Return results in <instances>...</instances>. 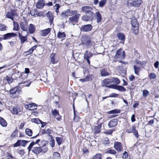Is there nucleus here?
Returning <instances> with one entry per match:
<instances>
[{"label":"nucleus","instance_id":"obj_1","mask_svg":"<svg viewBox=\"0 0 159 159\" xmlns=\"http://www.w3.org/2000/svg\"><path fill=\"white\" fill-rule=\"evenodd\" d=\"M82 42L80 44L87 48H89L92 47L93 45L91 41L90 38L87 35L84 36L82 39Z\"/></svg>","mask_w":159,"mask_h":159},{"label":"nucleus","instance_id":"obj_2","mask_svg":"<svg viewBox=\"0 0 159 159\" xmlns=\"http://www.w3.org/2000/svg\"><path fill=\"white\" fill-rule=\"evenodd\" d=\"M125 52L122 51V49H118L116 52L114 57V61H116L118 59H124L125 58Z\"/></svg>","mask_w":159,"mask_h":159},{"label":"nucleus","instance_id":"obj_3","mask_svg":"<svg viewBox=\"0 0 159 159\" xmlns=\"http://www.w3.org/2000/svg\"><path fill=\"white\" fill-rule=\"evenodd\" d=\"M48 150V148L46 145H44L41 147H34L33 152L36 154H38L40 152L45 153Z\"/></svg>","mask_w":159,"mask_h":159},{"label":"nucleus","instance_id":"obj_4","mask_svg":"<svg viewBox=\"0 0 159 159\" xmlns=\"http://www.w3.org/2000/svg\"><path fill=\"white\" fill-rule=\"evenodd\" d=\"M93 9V7L90 6L83 7L81 8V11L84 12L86 14L93 15V12L92 11Z\"/></svg>","mask_w":159,"mask_h":159},{"label":"nucleus","instance_id":"obj_5","mask_svg":"<svg viewBox=\"0 0 159 159\" xmlns=\"http://www.w3.org/2000/svg\"><path fill=\"white\" fill-rule=\"evenodd\" d=\"M93 28L92 25L89 24L82 25L80 29L81 32H86L91 31Z\"/></svg>","mask_w":159,"mask_h":159},{"label":"nucleus","instance_id":"obj_6","mask_svg":"<svg viewBox=\"0 0 159 159\" xmlns=\"http://www.w3.org/2000/svg\"><path fill=\"white\" fill-rule=\"evenodd\" d=\"M142 0H128V4L135 7H139L141 3Z\"/></svg>","mask_w":159,"mask_h":159},{"label":"nucleus","instance_id":"obj_7","mask_svg":"<svg viewBox=\"0 0 159 159\" xmlns=\"http://www.w3.org/2000/svg\"><path fill=\"white\" fill-rule=\"evenodd\" d=\"M93 15L89 14L84 15L81 17V20L85 22L91 21L92 22L93 19Z\"/></svg>","mask_w":159,"mask_h":159},{"label":"nucleus","instance_id":"obj_8","mask_svg":"<svg viewBox=\"0 0 159 159\" xmlns=\"http://www.w3.org/2000/svg\"><path fill=\"white\" fill-rule=\"evenodd\" d=\"M28 142V141L26 140H19L14 144L13 147H16L19 146H21L24 147L25 146L26 144Z\"/></svg>","mask_w":159,"mask_h":159},{"label":"nucleus","instance_id":"obj_9","mask_svg":"<svg viewBox=\"0 0 159 159\" xmlns=\"http://www.w3.org/2000/svg\"><path fill=\"white\" fill-rule=\"evenodd\" d=\"M114 148L118 152L122 151L123 150L121 143L118 142H115L114 143Z\"/></svg>","mask_w":159,"mask_h":159},{"label":"nucleus","instance_id":"obj_10","mask_svg":"<svg viewBox=\"0 0 159 159\" xmlns=\"http://www.w3.org/2000/svg\"><path fill=\"white\" fill-rule=\"evenodd\" d=\"M93 54L91 52H89L88 51H86L84 53V59L86 60L89 65L90 64L89 59L92 57Z\"/></svg>","mask_w":159,"mask_h":159},{"label":"nucleus","instance_id":"obj_11","mask_svg":"<svg viewBox=\"0 0 159 159\" xmlns=\"http://www.w3.org/2000/svg\"><path fill=\"white\" fill-rule=\"evenodd\" d=\"M80 16V14H78L73 16L70 17L69 18V20L70 22L72 23L77 22Z\"/></svg>","mask_w":159,"mask_h":159},{"label":"nucleus","instance_id":"obj_12","mask_svg":"<svg viewBox=\"0 0 159 159\" xmlns=\"http://www.w3.org/2000/svg\"><path fill=\"white\" fill-rule=\"evenodd\" d=\"M21 108L19 107L16 106L13 107L11 111L13 114L17 115L21 112Z\"/></svg>","mask_w":159,"mask_h":159},{"label":"nucleus","instance_id":"obj_13","mask_svg":"<svg viewBox=\"0 0 159 159\" xmlns=\"http://www.w3.org/2000/svg\"><path fill=\"white\" fill-rule=\"evenodd\" d=\"M45 4V2L44 0H39L36 4L37 8L39 9H42L43 8Z\"/></svg>","mask_w":159,"mask_h":159},{"label":"nucleus","instance_id":"obj_14","mask_svg":"<svg viewBox=\"0 0 159 159\" xmlns=\"http://www.w3.org/2000/svg\"><path fill=\"white\" fill-rule=\"evenodd\" d=\"M17 35V34L14 33H8L3 35L2 37L3 38V40H6L10 39L11 37H15Z\"/></svg>","mask_w":159,"mask_h":159},{"label":"nucleus","instance_id":"obj_15","mask_svg":"<svg viewBox=\"0 0 159 159\" xmlns=\"http://www.w3.org/2000/svg\"><path fill=\"white\" fill-rule=\"evenodd\" d=\"M50 60L51 62L53 64L57 63L58 61L57 57L55 54H52L51 55Z\"/></svg>","mask_w":159,"mask_h":159},{"label":"nucleus","instance_id":"obj_16","mask_svg":"<svg viewBox=\"0 0 159 159\" xmlns=\"http://www.w3.org/2000/svg\"><path fill=\"white\" fill-rule=\"evenodd\" d=\"M28 35V33L27 32V34L25 36H23L20 33H18V36L19 39L20 40L21 43L23 44L25 41L27 40V37Z\"/></svg>","mask_w":159,"mask_h":159},{"label":"nucleus","instance_id":"obj_17","mask_svg":"<svg viewBox=\"0 0 159 159\" xmlns=\"http://www.w3.org/2000/svg\"><path fill=\"white\" fill-rule=\"evenodd\" d=\"M117 119H114L110 120L108 124L109 128H112L116 126L117 124Z\"/></svg>","mask_w":159,"mask_h":159},{"label":"nucleus","instance_id":"obj_18","mask_svg":"<svg viewBox=\"0 0 159 159\" xmlns=\"http://www.w3.org/2000/svg\"><path fill=\"white\" fill-rule=\"evenodd\" d=\"M95 15L97 22V23L101 22L102 20V16L100 13L99 11L96 12Z\"/></svg>","mask_w":159,"mask_h":159},{"label":"nucleus","instance_id":"obj_19","mask_svg":"<svg viewBox=\"0 0 159 159\" xmlns=\"http://www.w3.org/2000/svg\"><path fill=\"white\" fill-rule=\"evenodd\" d=\"M46 15L49 20L50 25H51L53 23V17L52 14L51 12L48 11L46 14Z\"/></svg>","mask_w":159,"mask_h":159},{"label":"nucleus","instance_id":"obj_20","mask_svg":"<svg viewBox=\"0 0 159 159\" xmlns=\"http://www.w3.org/2000/svg\"><path fill=\"white\" fill-rule=\"evenodd\" d=\"M111 83V80L110 79H105L102 82V86L104 87L107 86V85Z\"/></svg>","mask_w":159,"mask_h":159},{"label":"nucleus","instance_id":"obj_21","mask_svg":"<svg viewBox=\"0 0 159 159\" xmlns=\"http://www.w3.org/2000/svg\"><path fill=\"white\" fill-rule=\"evenodd\" d=\"M51 31V29L50 28H48L42 30L41 31V35L43 36H46L50 33Z\"/></svg>","mask_w":159,"mask_h":159},{"label":"nucleus","instance_id":"obj_22","mask_svg":"<svg viewBox=\"0 0 159 159\" xmlns=\"http://www.w3.org/2000/svg\"><path fill=\"white\" fill-rule=\"evenodd\" d=\"M100 74L102 76H106L110 75L109 73L107 71V69L105 68L101 70Z\"/></svg>","mask_w":159,"mask_h":159},{"label":"nucleus","instance_id":"obj_23","mask_svg":"<svg viewBox=\"0 0 159 159\" xmlns=\"http://www.w3.org/2000/svg\"><path fill=\"white\" fill-rule=\"evenodd\" d=\"M25 107L27 106L28 108L30 110H33L35 109H36L37 106L35 103H32L31 104H29L28 105H26L25 106Z\"/></svg>","mask_w":159,"mask_h":159},{"label":"nucleus","instance_id":"obj_24","mask_svg":"<svg viewBox=\"0 0 159 159\" xmlns=\"http://www.w3.org/2000/svg\"><path fill=\"white\" fill-rule=\"evenodd\" d=\"M35 25L32 24L30 25L29 27V30L30 34H33L34 33L35 31Z\"/></svg>","mask_w":159,"mask_h":159},{"label":"nucleus","instance_id":"obj_25","mask_svg":"<svg viewBox=\"0 0 159 159\" xmlns=\"http://www.w3.org/2000/svg\"><path fill=\"white\" fill-rule=\"evenodd\" d=\"M134 73L138 75H139V73L141 70V68L137 66L134 65L133 66Z\"/></svg>","mask_w":159,"mask_h":159},{"label":"nucleus","instance_id":"obj_26","mask_svg":"<svg viewBox=\"0 0 159 159\" xmlns=\"http://www.w3.org/2000/svg\"><path fill=\"white\" fill-rule=\"evenodd\" d=\"M132 28H135L136 27H139L138 23L137 20L136 19H132L131 20Z\"/></svg>","mask_w":159,"mask_h":159},{"label":"nucleus","instance_id":"obj_27","mask_svg":"<svg viewBox=\"0 0 159 159\" xmlns=\"http://www.w3.org/2000/svg\"><path fill=\"white\" fill-rule=\"evenodd\" d=\"M117 36L118 39L120 40L122 42L121 43H124L125 40V36L124 34L122 33H119L117 34Z\"/></svg>","mask_w":159,"mask_h":159},{"label":"nucleus","instance_id":"obj_28","mask_svg":"<svg viewBox=\"0 0 159 159\" xmlns=\"http://www.w3.org/2000/svg\"><path fill=\"white\" fill-rule=\"evenodd\" d=\"M20 26L21 29L24 31H26L27 30V27L25 23L21 22L20 23Z\"/></svg>","mask_w":159,"mask_h":159},{"label":"nucleus","instance_id":"obj_29","mask_svg":"<svg viewBox=\"0 0 159 159\" xmlns=\"http://www.w3.org/2000/svg\"><path fill=\"white\" fill-rule=\"evenodd\" d=\"M0 124L3 127H6L7 123L6 120L2 117H0Z\"/></svg>","mask_w":159,"mask_h":159},{"label":"nucleus","instance_id":"obj_30","mask_svg":"<svg viewBox=\"0 0 159 159\" xmlns=\"http://www.w3.org/2000/svg\"><path fill=\"white\" fill-rule=\"evenodd\" d=\"M70 12V10L67 9L63 11L61 14V18H63L67 16Z\"/></svg>","mask_w":159,"mask_h":159},{"label":"nucleus","instance_id":"obj_31","mask_svg":"<svg viewBox=\"0 0 159 159\" xmlns=\"http://www.w3.org/2000/svg\"><path fill=\"white\" fill-rule=\"evenodd\" d=\"M14 16V14L11 12H7L6 14L7 18L11 19L13 21L14 20V17H13Z\"/></svg>","mask_w":159,"mask_h":159},{"label":"nucleus","instance_id":"obj_32","mask_svg":"<svg viewBox=\"0 0 159 159\" xmlns=\"http://www.w3.org/2000/svg\"><path fill=\"white\" fill-rule=\"evenodd\" d=\"M115 89L122 92H125L126 90V89L123 86L116 85Z\"/></svg>","mask_w":159,"mask_h":159},{"label":"nucleus","instance_id":"obj_33","mask_svg":"<svg viewBox=\"0 0 159 159\" xmlns=\"http://www.w3.org/2000/svg\"><path fill=\"white\" fill-rule=\"evenodd\" d=\"M51 130L50 129H42L41 130L42 134H50L51 133Z\"/></svg>","mask_w":159,"mask_h":159},{"label":"nucleus","instance_id":"obj_34","mask_svg":"<svg viewBox=\"0 0 159 159\" xmlns=\"http://www.w3.org/2000/svg\"><path fill=\"white\" fill-rule=\"evenodd\" d=\"M66 34L64 32H59L57 34V37L59 39H61L64 38L66 37Z\"/></svg>","mask_w":159,"mask_h":159},{"label":"nucleus","instance_id":"obj_35","mask_svg":"<svg viewBox=\"0 0 159 159\" xmlns=\"http://www.w3.org/2000/svg\"><path fill=\"white\" fill-rule=\"evenodd\" d=\"M120 112V111L118 109H114L108 112V114H118Z\"/></svg>","mask_w":159,"mask_h":159},{"label":"nucleus","instance_id":"obj_36","mask_svg":"<svg viewBox=\"0 0 159 159\" xmlns=\"http://www.w3.org/2000/svg\"><path fill=\"white\" fill-rule=\"evenodd\" d=\"M53 159H60V156L59 153L58 152H54L52 156Z\"/></svg>","mask_w":159,"mask_h":159},{"label":"nucleus","instance_id":"obj_37","mask_svg":"<svg viewBox=\"0 0 159 159\" xmlns=\"http://www.w3.org/2000/svg\"><path fill=\"white\" fill-rule=\"evenodd\" d=\"M26 134L29 136H31L33 134L32 131L29 128H26L25 130Z\"/></svg>","mask_w":159,"mask_h":159},{"label":"nucleus","instance_id":"obj_38","mask_svg":"<svg viewBox=\"0 0 159 159\" xmlns=\"http://www.w3.org/2000/svg\"><path fill=\"white\" fill-rule=\"evenodd\" d=\"M94 78L93 75L92 74H89L85 78V80L87 81H91Z\"/></svg>","mask_w":159,"mask_h":159},{"label":"nucleus","instance_id":"obj_39","mask_svg":"<svg viewBox=\"0 0 159 159\" xmlns=\"http://www.w3.org/2000/svg\"><path fill=\"white\" fill-rule=\"evenodd\" d=\"M13 21L14 25L13 30L16 31H18L19 30V25L14 20Z\"/></svg>","mask_w":159,"mask_h":159},{"label":"nucleus","instance_id":"obj_40","mask_svg":"<svg viewBox=\"0 0 159 159\" xmlns=\"http://www.w3.org/2000/svg\"><path fill=\"white\" fill-rule=\"evenodd\" d=\"M133 132L136 138H138L139 137L138 133L137 130L136 129V127L135 125H133Z\"/></svg>","mask_w":159,"mask_h":159},{"label":"nucleus","instance_id":"obj_41","mask_svg":"<svg viewBox=\"0 0 159 159\" xmlns=\"http://www.w3.org/2000/svg\"><path fill=\"white\" fill-rule=\"evenodd\" d=\"M111 80V83H114L117 84H119L120 82L119 80L117 78H113Z\"/></svg>","mask_w":159,"mask_h":159},{"label":"nucleus","instance_id":"obj_42","mask_svg":"<svg viewBox=\"0 0 159 159\" xmlns=\"http://www.w3.org/2000/svg\"><path fill=\"white\" fill-rule=\"evenodd\" d=\"M103 143L105 145V146L109 145L110 142L109 139L107 138H105L103 140Z\"/></svg>","mask_w":159,"mask_h":159},{"label":"nucleus","instance_id":"obj_43","mask_svg":"<svg viewBox=\"0 0 159 159\" xmlns=\"http://www.w3.org/2000/svg\"><path fill=\"white\" fill-rule=\"evenodd\" d=\"M19 91V90H18L16 88H14L10 91V93L13 95L16 93H18Z\"/></svg>","mask_w":159,"mask_h":159},{"label":"nucleus","instance_id":"obj_44","mask_svg":"<svg viewBox=\"0 0 159 159\" xmlns=\"http://www.w3.org/2000/svg\"><path fill=\"white\" fill-rule=\"evenodd\" d=\"M106 153L113 155H116L117 153L116 152L114 149H109L106 152Z\"/></svg>","mask_w":159,"mask_h":159},{"label":"nucleus","instance_id":"obj_45","mask_svg":"<svg viewBox=\"0 0 159 159\" xmlns=\"http://www.w3.org/2000/svg\"><path fill=\"white\" fill-rule=\"evenodd\" d=\"M106 0H102L99 3V6L100 7H102L105 5L106 3Z\"/></svg>","mask_w":159,"mask_h":159},{"label":"nucleus","instance_id":"obj_46","mask_svg":"<svg viewBox=\"0 0 159 159\" xmlns=\"http://www.w3.org/2000/svg\"><path fill=\"white\" fill-rule=\"evenodd\" d=\"M56 141L59 145H60L62 142V138L61 137H57L56 138Z\"/></svg>","mask_w":159,"mask_h":159},{"label":"nucleus","instance_id":"obj_47","mask_svg":"<svg viewBox=\"0 0 159 159\" xmlns=\"http://www.w3.org/2000/svg\"><path fill=\"white\" fill-rule=\"evenodd\" d=\"M7 27L2 24H0V31H5L6 30Z\"/></svg>","mask_w":159,"mask_h":159},{"label":"nucleus","instance_id":"obj_48","mask_svg":"<svg viewBox=\"0 0 159 159\" xmlns=\"http://www.w3.org/2000/svg\"><path fill=\"white\" fill-rule=\"evenodd\" d=\"M30 12L31 16H34L37 14V10L36 9H32L30 10Z\"/></svg>","mask_w":159,"mask_h":159},{"label":"nucleus","instance_id":"obj_49","mask_svg":"<svg viewBox=\"0 0 159 159\" xmlns=\"http://www.w3.org/2000/svg\"><path fill=\"white\" fill-rule=\"evenodd\" d=\"M95 133H98L101 130V127L99 126H95L94 128Z\"/></svg>","mask_w":159,"mask_h":159},{"label":"nucleus","instance_id":"obj_50","mask_svg":"<svg viewBox=\"0 0 159 159\" xmlns=\"http://www.w3.org/2000/svg\"><path fill=\"white\" fill-rule=\"evenodd\" d=\"M37 47V45H35L34 46H33L31 48H30L28 51L27 52H29L31 54L34 51L35 49Z\"/></svg>","mask_w":159,"mask_h":159},{"label":"nucleus","instance_id":"obj_51","mask_svg":"<svg viewBox=\"0 0 159 159\" xmlns=\"http://www.w3.org/2000/svg\"><path fill=\"white\" fill-rule=\"evenodd\" d=\"M70 14V16H75V15L77 14L78 11L76 10H72L70 11V12L69 13Z\"/></svg>","mask_w":159,"mask_h":159},{"label":"nucleus","instance_id":"obj_52","mask_svg":"<svg viewBox=\"0 0 159 159\" xmlns=\"http://www.w3.org/2000/svg\"><path fill=\"white\" fill-rule=\"evenodd\" d=\"M93 159H102V155L100 153H98L94 156Z\"/></svg>","mask_w":159,"mask_h":159},{"label":"nucleus","instance_id":"obj_53","mask_svg":"<svg viewBox=\"0 0 159 159\" xmlns=\"http://www.w3.org/2000/svg\"><path fill=\"white\" fill-rule=\"evenodd\" d=\"M6 80L9 84L11 83L13 80V79L12 78L7 76L6 77Z\"/></svg>","mask_w":159,"mask_h":159},{"label":"nucleus","instance_id":"obj_54","mask_svg":"<svg viewBox=\"0 0 159 159\" xmlns=\"http://www.w3.org/2000/svg\"><path fill=\"white\" fill-rule=\"evenodd\" d=\"M149 77L150 79H154L156 77V75L154 73H151L149 75Z\"/></svg>","mask_w":159,"mask_h":159},{"label":"nucleus","instance_id":"obj_55","mask_svg":"<svg viewBox=\"0 0 159 159\" xmlns=\"http://www.w3.org/2000/svg\"><path fill=\"white\" fill-rule=\"evenodd\" d=\"M149 92L147 90H145L143 91V95L144 97H146L148 96Z\"/></svg>","mask_w":159,"mask_h":159},{"label":"nucleus","instance_id":"obj_56","mask_svg":"<svg viewBox=\"0 0 159 159\" xmlns=\"http://www.w3.org/2000/svg\"><path fill=\"white\" fill-rule=\"evenodd\" d=\"M139 27H136L135 28H133L132 30H134L133 33L135 35H136L138 33Z\"/></svg>","mask_w":159,"mask_h":159},{"label":"nucleus","instance_id":"obj_57","mask_svg":"<svg viewBox=\"0 0 159 159\" xmlns=\"http://www.w3.org/2000/svg\"><path fill=\"white\" fill-rule=\"evenodd\" d=\"M32 122H34L37 124H39L40 122H41V121L39 119L37 118H34L32 119Z\"/></svg>","mask_w":159,"mask_h":159},{"label":"nucleus","instance_id":"obj_58","mask_svg":"<svg viewBox=\"0 0 159 159\" xmlns=\"http://www.w3.org/2000/svg\"><path fill=\"white\" fill-rule=\"evenodd\" d=\"M34 141L32 142L29 145V146L28 148L29 151H30L33 147V146L34 145Z\"/></svg>","mask_w":159,"mask_h":159},{"label":"nucleus","instance_id":"obj_59","mask_svg":"<svg viewBox=\"0 0 159 159\" xmlns=\"http://www.w3.org/2000/svg\"><path fill=\"white\" fill-rule=\"evenodd\" d=\"M52 113L53 115L55 116H57V115H59V113L58 111L56 110H52Z\"/></svg>","mask_w":159,"mask_h":159},{"label":"nucleus","instance_id":"obj_60","mask_svg":"<svg viewBox=\"0 0 159 159\" xmlns=\"http://www.w3.org/2000/svg\"><path fill=\"white\" fill-rule=\"evenodd\" d=\"M50 146L53 148L55 145V141L54 139H52L50 141Z\"/></svg>","mask_w":159,"mask_h":159},{"label":"nucleus","instance_id":"obj_61","mask_svg":"<svg viewBox=\"0 0 159 159\" xmlns=\"http://www.w3.org/2000/svg\"><path fill=\"white\" fill-rule=\"evenodd\" d=\"M128 153L126 151H125L123 154V158L126 159L128 157Z\"/></svg>","mask_w":159,"mask_h":159},{"label":"nucleus","instance_id":"obj_62","mask_svg":"<svg viewBox=\"0 0 159 159\" xmlns=\"http://www.w3.org/2000/svg\"><path fill=\"white\" fill-rule=\"evenodd\" d=\"M129 79L131 81H132L135 79V77L133 75H131L129 77Z\"/></svg>","mask_w":159,"mask_h":159},{"label":"nucleus","instance_id":"obj_63","mask_svg":"<svg viewBox=\"0 0 159 159\" xmlns=\"http://www.w3.org/2000/svg\"><path fill=\"white\" fill-rule=\"evenodd\" d=\"M133 131V126L132 127V129L131 128L127 129L126 130V131L128 133H132Z\"/></svg>","mask_w":159,"mask_h":159},{"label":"nucleus","instance_id":"obj_64","mask_svg":"<svg viewBox=\"0 0 159 159\" xmlns=\"http://www.w3.org/2000/svg\"><path fill=\"white\" fill-rule=\"evenodd\" d=\"M118 94L116 93H112L109 96V97H116L118 96Z\"/></svg>","mask_w":159,"mask_h":159}]
</instances>
